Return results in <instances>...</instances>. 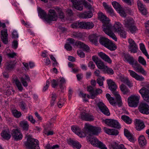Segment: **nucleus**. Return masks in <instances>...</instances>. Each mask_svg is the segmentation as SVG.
<instances>
[{
    "mask_svg": "<svg viewBox=\"0 0 149 149\" xmlns=\"http://www.w3.org/2000/svg\"><path fill=\"white\" fill-rule=\"evenodd\" d=\"M98 18L103 24V30L104 33L115 41H117V38L112 31V26L110 22L109 19L100 12L98 13Z\"/></svg>",
    "mask_w": 149,
    "mask_h": 149,
    "instance_id": "nucleus-1",
    "label": "nucleus"
},
{
    "mask_svg": "<svg viewBox=\"0 0 149 149\" xmlns=\"http://www.w3.org/2000/svg\"><path fill=\"white\" fill-rule=\"evenodd\" d=\"M37 10L39 17L45 20L47 23H49L52 21L57 20L58 17L54 10L50 9L49 11L48 15L44 10L40 7L38 8Z\"/></svg>",
    "mask_w": 149,
    "mask_h": 149,
    "instance_id": "nucleus-2",
    "label": "nucleus"
},
{
    "mask_svg": "<svg viewBox=\"0 0 149 149\" xmlns=\"http://www.w3.org/2000/svg\"><path fill=\"white\" fill-rule=\"evenodd\" d=\"M124 27L129 31L132 33H135L138 29L134 20L131 18H129L123 22Z\"/></svg>",
    "mask_w": 149,
    "mask_h": 149,
    "instance_id": "nucleus-3",
    "label": "nucleus"
},
{
    "mask_svg": "<svg viewBox=\"0 0 149 149\" xmlns=\"http://www.w3.org/2000/svg\"><path fill=\"white\" fill-rule=\"evenodd\" d=\"M141 84L143 87L139 90V93L144 100L149 103V83L142 82Z\"/></svg>",
    "mask_w": 149,
    "mask_h": 149,
    "instance_id": "nucleus-4",
    "label": "nucleus"
},
{
    "mask_svg": "<svg viewBox=\"0 0 149 149\" xmlns=\"http://www.w3.org/2000/svg\"><path fill=\"white\" fill-rule=\"evenodd\" d=\"M86 136L88 137V140L93 146L97 147L101 149H107L103 143L99 141L93 135H87Z\"/></svg>",
    "mask_w": 149,
    "mask_h": 149,
    "instance_id": "nucleus-5",
    "label": "nucleus"
},
{
    "mask_svg": "<svg viewBox=\"0 0 149 149\" xmlns=\"http://www.w3.org/2000/svg\"><path fill=\"white\" fill-rule=\"evenodd\" d=\"M101 132V128L93 126L88 124H86V132L87 135H98Z\"/></svg>",
    "mask_w": 149,
    "mask_h": 149,
    "instance_id": "nucleus-6",
    "label": "nucleus"
},
{
    "mask_svg": "<svg viewBox=\"0 0 149 149\" xmlns=\"http://www.w3.org/2000/svg\"><path fill=\"white\" fill-rule=\"evenodd\" d=\"M27 149H40L39 141L38 140L32 138H29L25 143Z\"/></svg>",
    "mask_w": 149,
    "mask_h": 149,
    "instance_id": "nucleus-7",
    "label": "nucleus"
},
{
    "mask_svg": "<svg viewBox=\"0 0 149 149\" xmlns=\"http://www.w3.org/2000/svg\"><path fill=\"white\" fill-rule=\"evenodd\" d=\"M140 96L135 95H131L127 98V102L129 106L132 107H136L139 102Z\"/></svg>",
    "mask_w": 149,
    "mask_h": 149,
    "instance_id": "nucleus-8",
    "label": "nucleus"
},
{
    "mask_svg": "<svg viewBox=\"0 0 149 149\" xmlns=\"http://www.w3.org/2000/svg\"><path fill=\"white\" fill-rule=\"evenodd\" d=\"M92 59L99 69L103 70L107 66L105 65L104 62L97 56L95 55L93 56L92 57Z\"/></svg>",
    "mask_w": 149,
    "mask_h": 149,
    "instance_id": "nucleus-9",
    "label": "nucleus"
},
{
    "mask_svg": "<svg viewBox=\"0 0 149 149\" xmlns=\"http://www.w3.org/2000/svg\"><path fill=\"white\" fill-rule=\"evenodd\" d=\"M97 105L101 111L104 114L108 116L110 115L108 108L103 102H100L97 103Z\"/></svg>",
    "mask_w": 149,
    "mask_h": 149,
    "instance_id": "nucleus-10",
    "label": "nucleus"
},
{
    "mask_svg": "<svg viewBox=\"0 0 149 149\" xmlns=\"http://www.w3.org/2000/svg\"><path fill=\"white\" fill-rule=\"evenodd\" d=\"M85 130L84 131L81 132L80 129L76 126H72L71 127L72 131L80 137H84L86 136V126L85 127Z\"/></svg>",
    "mask_w": 149,
    "mask_h": 149,
    "instance_id": "nucleus-11",
    "label": "nucleus"
},
{
    "mask_svg": "<svg viewBox=\"0 0 149 149\" xmlns=\"http://www.w3.org/2000/svg\"><path fill=\"white\" fill-rule=\"evenodd\" d=\"M105 123L111 127L118 129L120 128V125L116 120L111 119H106L105 121Z\"/></svg>",
    "mask_w": 149,
    "mask_h": 149,
    "instance_id": "nucleus-12",
    "label": "nucleus"
},
{
    "mask_svg": "<svg viewBox=\"0 0 149 149\" xmlns=\"http://www.w3.org/2000/svg\"><path fill=\"white\" fill-rule=\"evenodd\" d=\"M131 65H132V67L134 68V70L137 72H141L143 75L146 74L147 73L146 71L137 61H134V63H132Z\"/></svg>",
    "mask_w": 149,
    "mask_h": 149,
    "instance_id": "nucleus-13",
    "label": "nucleus"
},
{
    "mask_svg": "<svg viewBox=\"0 0 149 149\" xmlns=\"http://www.w3.org/2000/svg\"><path fill=\"white\" fill-rule=\"evenodd\" d=\"M12 134L14 140L16 141L20 140L23 138L22 133L17 129L13 130Z\"/></svg>",
    "mask_w": 149,
    "mask_h": 149,
    "instance_id": "nucleus-14",
    "label": "nucleus"
},
{
    "mask_svg": "<svg viewBox=\"0 0 149 149\" xmlns=\"http://www.w3.org/2000/svg\"><path fill=\"white\" fill-rule=\"evenodd\" d=\"M79 117L82 120L86 121H91L94 120V117L93 116L84 112L80 113Z\"/></svg>",
    "mask_w": 149,
    "mask_h": 149,
    "instance_id": "nucleus-15",
    "label": "nucleus"
},
{
    "mask_svg": "<svg viewBox=\"0 0 149 149\" xmlns=\"http://www.w3.org/2000/svg\"><path fill=\"white\" fill-rule=\"evenodd\" d=\"M67 141L68 143L74 148L80 149L81 148V145L77 141L70 138L67 140Z\"/></svg>",
    "mask_w": 149,
    "mask_h": 149,
    "instance_id": "nucleus-16",
    "label": "nucleus"
},
{
    "mask_svg": "<svg viewBox=\"0 0 149 149\" xmlns=\"http://www.w3.org/2000/svg\"><path fill=\"white\" fill-rule=\"evenodd\" d=\"M139 111L142 113L149 114V106L146 103H141L139 106Z\"/></svg>",
    "mask_w": 149,
    "mask_h": 149,
    "instance_id": "nucleus-17",
    "label": "nucleus"
},
{
    "mask_svg": "<svg viewBox=\"0 0 149 149\" xmlns=\"http://www.w3.org/2000/svg\"><path fill=\"white\" fill-rule=\"evenodd\" d=\"M129 43L128 47L131 52L134 53L137 52L138 47L134 40L132 38H129L128 40Z\"/></svg>",
    "mask_w": 149,
    "mask_h": 149,
    "instance_id": "nucleus-18",
    "label": "nucleus"
},
{
    "mask_svg": "<svg viewBox=\"0 0 149 149\" xmlns=\"http://www.w3.org/2000/svg\"><path fill=\"white\" fill-rule=\"evenodd\" d=\"M107 82L109 86V88L112 91L114 95L115 93L118 92L116 90L117 88V86L115 82L112 80L107 79Z\"/></svg>",
    "mask_w": 149,
    "mask_h": 149,
    "instance_id": "nucleus-19",
    "label": "nucleus"
},
{
    "mask_svg": "<svg viewBox=\"0 0 149 149\" xmlns=\"http://www.w3.org/2000/svg\"><path fill=\"white\" fill-rule=\"evenodd\" d=\"M72 3V7L76 9L81 11L83 9V5L79 0H69Z\"/></svg>",
    "mask_w": 149,
    "mask_h": 149,
    "instance_id": "nucleus-20",
    "label": "nucleus"
},
{
    "mask_svg": "<svg viewBox=\"0 0 149 149\" xmlns=\"http://www.w3.org/2000/svg\"><path fill=\"white\" fill-rule=\"evenodd\" d=\"M1 135L3 139L6 140H9L11 137V134L10 130L7 128L3 130Z\"/></svg>",
    "mask_w": 149,
    "mask_h": 149,
    "instance_id": "nucleus-21",
    "label": "nucleus"
},
{
    "mask_svg": "<svg viewBox=\"0 0 149 149\" xmlns=\"http://www.w3.org/2000/svg\"><path fill=\"white\" fill-rule=\"evenodd\" d=\"M123 57L124 61L128 63L131 65L134 63L135 60L134 58L128 54L124 53Z\"/></svg>",
    "mask_w": 149,
    "mask_h": 149,
    "instance_id": "nucleus-22",
    "label": "nucleus"
},
{
    "mask_svg": "<svg viewBox=\"0 0 149 149\" xmlns=\"http://www.w3.org/2000/svg\"><path fill=\"white\" fill-rule=\"evenodd\" d=\"M128 72L130 76L136 80L140 81H143L144 80V78L143 77L138 75L134 71L129 70H128Z\"/></svg>",
    "mask_w": 149,
    "mask_h": 149,
    "instance_id": "nucleus-23",
    "label": "nucleus"
},
{
    "mask_svg": "<svg viewBox=\"0 0 149 149\" xmlns=\"http://www.w3.org/2000/svg\"><path fill=\"white\" fill-rule=\"evenodd\" d=\"M136 128L138 131H140L143 129L145 125L143 122L141 120L136 119L135 120Z\"/></svg>",
    "mask_w": 149,
    "mask_h": 149,
    "instance_id": "nucleus-24",
    "label": "nucleus"
},
{
    "mask_svg": "<svg viewBox=\"0 0 149 149\" xmlns=\"http://www.w3.org/2000/svg\"><path fill=\"white\" fill-rule=\"evenodd\" d=\"M1 39L3 43L5 44L8 43V34L6 29H4L1 31Z\"/></svg>",
    "mask_w": 149,
    "mask_h": 149,
    "instance_id": "nucleus-25",
    "label": "nucleus"
},
{
    "mask_svg": "<svg viewBox=\"0 0 149 149\" xmlns=\"http://www.w3.org/2000/svg\"><path fill=\"white\" fill-rule=\"evenodd\" d=\"M104 130L106 134L110 135L117 136L119 133L118 130L115 129H111L107 127H104Z\"/></svg>",
    "mask_w": 149,
    "mask_h": 149,
    "instance_id": "nucleus-26",
    "label": "nucleus"
},
{
    "mask_svg": "<svg viewBox=\"0 0 149 149\" xmlns=\"http://www.w3.org/2000/svg\"><path fill=\"white\" fill-rule=\"evenodd\" d=\"M103 6L107 12L111 16H113L115 15L113 9L112 8L111 6L107 5L105 2L103 3Z\"/></svg>",
    "mask_w": 149,
    "mask_h": 149,
    "instance_id": "nucleus-27",
    "label": "nucleus"
},
{
    "mask_svg": "<svg viewBox=\"0 0 149 149\" xmlns=\"http://www.w3.org/2000/svg\"><path fill=\"white\" fill-rule=\"evenodd\" d=\"M79 16L80 18L83 19L90 18L93 16V14L91 11H89L80 13L79 14Z\"/></svg>",
    "mask_w": 149,
    "mask_h": 149,
    "instance_id": "nucleus-28",
    "label": "nucleus"
},
{
    "mask_svg": "<svg viewBox=\"0 0 149 149\" xmlns=\"http://www.w3.org/2000/svg\"><path fill=\"white\" fill-rule=\"evenodd\" d=\"M124 134L125 136L127 137V139L130 142L134 143L136 140L132 134H131L126 129H124Z\"/></svg>",
    "mask_w": 149,
    "mask_h": 149,
    "instance_id": "nucleus-29",
    "label": "nucleus"
},
{
    "mask_svg": "<svg viewBox=\"0 0 149 149\" xmlns=\"http://www.w3.org/2000/svg\"><path fill=\"white\" fill-rule=\"evenodd\" d=\"M98 54L99 57L106 62L109 63L112 62V60L111 58L105 53L100 52L98 53Z\"/></svg>",
    "mask_w": 149,
    "mask_h": 149,
    "instance_id": "nucleus-30",
    "label": "nucleus"
},
{
    "mask_svg": "<svg viewBox=\"0 0 149 149\" xmlns=\"http://www.w3.org/2000/svg\"><path fill=\"white\" fill-rule=\"evenodd\" d=\"M137 4L139 10L142 14L146 15L147 14V10L145 7V6L139 1H138Z\"/></svg>",
    "mask_w": 149,
    "mask_h": 149,
    "instance_id": "nucleus-31",
    "label": "nucleus"
},
{
    "mask_svg": "<svg viewBox=\"0 0 149 149\" xmlns=\"http://www.w3.org/2000/svg\"><path fill=\"white\" fill-rule=\"evenodd\" d=\"M75 45L79 47L82 48L87 52H89L90 50L89 47L87 45L80 41L76 42Z\"/></svg>",
    "mask_w": 149,
    "mask_h": 149,
    "instance_id": "nucleus-32",
    "label": "nucleus"
},
{
    "mask_svg": "<svg viewBox=\"0 0 149 149\" xmlns=\"http://www.w3.org/2000/svg\"><path fill=\"white\" fill-rule=\"evenodd\" d=\"M82 29H90L94 26V24L91 22H82Z\"/></svg>",
    "mask_w": 149,
    "mask_h": 149,
    "instance_id": "nucleus-33",
    "label": "nucleus"
},
{
    "mask_svg": "<svg viewBox=\"0 0 149 149\" xmlns=\"http://www.w3.org/2000/svg\"><path fill=\"white\" fill-rule=\"evenodd\" d=\"M19 125L24 130L26 131L29 129V125L27 121L23 120L20 121L19 123Z\"/></svg>",
    "mask_w": 149,
    "mask_h": 149,
    "instance_id": "nucleus-34",
    "label": "nucleus"
},
{
    "mask_svg": "<svg viewBox=\"0 0 149 149\" xmlns=\"http://www.w3.org/2000/svg\"><path fill=\"white\" fill-rule=\"evenodd\" d=\"M21 81L23 86L24 87H27L28 86L27 82L30 81V79L29 76L25 75L21 78Z\"/></svg>",
    "mask_w": 149,
    "mask_h": 149,
    "instance_id": "nucleus-35",
    "label": "nucleus"
},
{
    "mask_svg": "<svg viewBox=\"0 0 149 149\" xmlns=\"http://www.w3.org/2000/svg\"><path fill=\"white\" fill-rule=\"evenodd\" d=\"M110 41L108 38L104 37L100 38L99 39L100 43L105 47L107 46Z\"/></svg>",
    "mask_w": 149,
    "mask_h": 149,
    "instance_id": "nucleus-36",
    "label": "nucleus"
},
{
    "mask_svg": "<svg viewBox=\"0 0 149 149\" xmlns=\"http://www.w3.org/2000/svg\"><path fill=\"white\" fill-rule=\"evenodd\" d=\"M114 96L116 97L117 101L116 102L118 107H120L122 104V102L121 100V97L118 92H116L114 93Z\"/></svg>",
    "mask_w": 149,
    "mask_h": 149,
    "instance_id": "nucleus-37",
    "label": "nucleus"
},
{
    "mask_svg": "<svg viewBox=\"0 0 149 149\" xmlns=\"http://www.w3.org/2000/svg\"><path fill=\"white\" fill-rule=\"evenodd\" d=\"M122 25L120 22H116L113 25L114 29L115 31L118 33L123 30Z\"/></svg>",
    "mask_w": 149,
    "mask_h": 149,
    "instance_id": "nucleus-38",
    "label": "nucleus"
},
{
    "mask_svg": "<svg viewBox=\"0 0 149 149\" xmlns=\"http://www.w3.org/2000/svg\"><path fill=\"white\" fill-rule=\"evenodd\" d=\"M120 144L118 145L115 142H113L109 144V145L110 149H120Z\"/></svg>",
    "mask_w": 149,
    "mask_h": 149,
    "instance_id": "nucleus-39",
    "label": "nucleus"
},
{
    "mask_svg": "<svg viewBox=\"0 0 149 149\" xmlns=\"http://www.w3.org/2000/svg\"><path fill=\"white\" fill-rule=\"evenodd\" d=\"M120 88L121 91L124 94H127L130 93L129 89L124 85L121 84L120 86Z\"/></svg>",
    "mask_w": 149,
    "mask_h": 149,
    "instance_id": "nucleus-40",
    "label": "nucleus"
},
{
    "mask_svg": "<svg viewBox=\"0 0 149 149\" xmlns=\"http://www.w3.org/2000/svg\"><path fill=\"white\" fill-rule=\"evenodd\" d=\"M121 118L127 124H130L132 122V119L129 116L126 115H123Z\"/></svg>",
    "mask_w": 149,
    "mask_h": 149,
    "instance_id": "nucleus-41",
    "label": "nucleus"
},
{
    "mask_svg": "<svg viewBox=\"0 0 149 149\" xmlns=\"http://www.w3.org/2000/svg\"><path fill=\"white\" fill-rule=\"evenodd\" d=\"M139 144L142 146H145L147 143L146 140L143 136H139Z\"/></svg>",
    "mask_w": 149,
    "mask_h": 149,
    "instance_id": "nucleus-42",
    "label": "nucleus"
},
{
    "mask_svg": "<svg viewBox=\"0 0 149 149\" xmlns=\"http://www.w3.org/2000/svg\"><path fill=\"white\" fill-rule=\"evenodd\" d=\"M140 48L143 53L147 57V58L149 59V56L143 44L141 43L140 44Z\"/></svg>",
    "mask_w": 149,
    "mask_h": 149,
    "instance_id": "nucleus-43",
    "label": "nucleus"
},
{
    "mask_svg": "<svg viewBox=\"0 0 149 149\" xmlns=\"http://www.w3.org/2000/svg\"><path fill=\"white\" fill-rule=\"evenodd\" d=\"M106 47L111 51L114 50L117 48L116 45L111 41H110L108 44L107 45V46Z\"/></svg>",
    "mask_w": 149,
    "mask_h": 149,
    "instance_id": "nucleus-44",
    "label": "nucleus"
},
{
    "mask_svg": "<svg viewBox=\"0 0 149 149\" xmlns=\"http://www.w3.org/2000/svg\"><path fill=\"white\" fill-rule=\"evenodd\" d=\"M87 91L89 92L91 95V99L95 98V94H94V90L93 88L91 86H88L87 87Z\"/></svg>",
    "mask_w": 149,
    "mask_h": 149,
    "instance_id": "nucleus-45",
    "label": "nucleus"
},
{
    "mask_svg": "<svg viewBox=\"0 0 149 149\" xmlns=\"http://www.w3.org/2000/svg\"><path fill=\"white\" fill-rule=\"evenodd\" d=\"M82 22H80L74 23L72 24L71 26L73 28L82 29V25L81 24Z\"/></svg>",
    "mask_w": 149,
    "mask_h": 149,
    "instance_id": "nucleus-46",
    "label": "nucleus"
},
{
    "mask_svg": "<svg viewBox=\"0 0 149 149\" xmlns=\"http://www.w3.org/2000/svg\"><path fill=\"white\" fill-rule=\"evenodd\" d=\"M11 112L13 115L16 118H19L21 116V112L16 109H12Z\"/></svg>",
    "mask_w": 149,
    "mask_h": 149,
    "instance_id": "nucleus-47",
    "label": "nucleus"
},
{
    "mask_svg": "<svg viewBox=\"0 0 149 149\" xmlns=\"http://www.w3.org/2000/svg\"><path fill=\"white\" fill-rule=\"evenodd\" d=\"M103 71L105 73L109 75H112L114 73L113 70L111 68L108 67L107 66Z\"/></svg>",
    "mask_w": 149,
    "mask_h": 149,
    "instance_id": "nucleus-48",
    "label": "nucleus"
},
{
    "mask_svg": "<svg viewBox=\"0 0 149 149\" xmlns=\"http://www.w3.org/2000/svg\"><path fill=\"white\" fill-rule=\"evenodd\" d=\"M14 81L18 89L20 91H22L23 89V87L22 86L21 82L17 79H15L14 80Z\"/></svg>",
    "mask_w": 149,
    "mask_h": 149,
    "instance_id": "nucleus-49",
    "label": "nucleus"
},
{
    "mask_svg": "<svg viewBox=\"0 0 149 149\" xmlns=\"http://www.w3.org/2000/svg\"><path fill=\"white\" fill-rule=\"evenodd\" d=\"M57 80L60 88L62 89L63 88V85L65 83V79L64 78L62 77L60 78V79H59Z\"/></svg>",
    "mask_w": 149,
    "mask_h": 149,
    "instance_id": "nucleus-50",
    "label": "nucleus"
},
{
    "mask_svg": "<svg viewBox=\"0 0 149 149\" xmlns=\"http://www.w3.org/2000/svg\"><path fill=\"white\" fill-rule=\"evenodd\" d=\"M59 147V146L56 144L52 146L49 143L47 144L45 146V149H56Z\"/></svg>",
    "mask_w": 149,
    "mask_h": 149,
    "instance_id": "nucleus-51",
    "label": "nucleus"
},
{
    "mask_svg": "<svg viewBox=\"0 0 149 149\" xmlns=\"http://www.w3.org/2000/svg\"><path fill=\"white\" fill-rule=\"evenodd\" d=\"M56 10L58 14L59 17L61 19L63 18L64 17V15L62 9L60 8H57Z\"/></svg>",
    "mask_w": 149,
    "mask_h": 149,
    "instance_id": "nucleus-52",
    "label": "nucleus"
},
{
    "mask_svg": "<svg viewBox=\"0 0 149 149\" xmlns=\"http://www.w3.org/2000/svg\"><path fill=\"white\" fill-rule=\"evenodd\" d=\"M138 61L139 62L141 65L144 66H146V61L143 57L141 56H139L138 58Z\"/></svg>",
    "mask_w": 149,
    "mask_h": 149,
    "instance_id": "nucleus-53",
    "label": "nucleus"
},
{
    "mask_svg": "<svg viewBox=\"0 0 149 149\" xmlns=\"http://www.w3.org/2000/svg\"><path fill=\"white\" fill-rule=\"evenodd\" d=\"M83 5L85 8H88L90 10H93V8L92 7V5L90 4L89 3L86 1H83Z\"/></svg>",
    "mask_w": 149,
    "mask_h": 149,
    "instance_id": "nucleus-54",
    "label": "nucleus"
},
{
    "mask_svg": "<svg viewBox=\"0 0 149 149\" xmlns=\"http://www.w3.org/2000/svg\"><path fill=\"white\" fill-rule=\"evenodd\" d=\"M15 65V63L13 62H10L8 63L6 65V68L8 70L13 69Z\"/></svg>",
    "mask_w": 149,
    "mask_h": 149,
    "instance_id": "nucleus-55",
    "label": "nucleus"
},
{
    "mask_svg": "<svg viewBox=\"0 0 149 149\" xmlns=\"http://www.w3.org/2000/svg\"><path fill=\"white\" fill-rule=\"evenodd\" d=\"M7 55L8 58H15L16 57H18L17 54L14 52L8 53Z\"/></svg>",
    "mask_w": 149,
    "mask_h": 149,
    "instance_id": "nucleus-56",
    "label": "nucleus"
},
{
    "mask_svg": "<svg viewBox=\"0 0 149 149\" xmlns=\"http://www.w3.org/2000/svg\"><path fill=\"white\" fill-rule=\"evenodd\" d=\"M113 7L116 9L119 10L121 8V6L118 3L114 1L112 3Z\"/></svg>",
    "mask_w": 149,
    "mask_h": 149,
    "instance_id": "nucleus-57",
    "label": "nucleus"
},
{
    "mask_svg": "<svg viewBox=\"0 0 149 149\" xmlns=\"http://www.w3.org/2000/svg\"><path fill=\"white\" fill-rule=\"evenodd\" d=\"M81 36V34L79 32H74L72 34V37L74 38H80Z\"/></svg>",
    "mask_w": 149,
    "mask_h": 149,
    "instance_id": "nucleus-58",
    "label": "nucleus"
},
{
    "mask_svg": "<svg viewBox=\"0 0 149 149\" xmlns=\"http://www.w3.org/2000/svg\"><path fill=\"white\" fill-rule=\"evenodd\" d=\"M19 105L20 107L23 111H24L26 109V104L23 101L20 102L19 104Z\"/></svg>",
    "mask_w": 149,
    "mask_h": 149,
    "instance_id": "nucleus-59",
    "label": "nucleus"
},
{
    "mask_svg": "<svg viewBox=\"0 0 149 149\" xmlns=\"http://www.w3.org/2000/svg\"><path fill=\"white\" fill-rule=\"evenodd\" d=\"M26 118H27L28 120L33 124H34L36 122L33 117L31 115H29L28 116L26 117Z\"/></svg>",
    "mask_w": 149,
    "mask_h": 149,
    "instance_id": "nucleus-60",
    "label": "nucleus"
},
{
    "mask_svg": "<svg viewBox=\"0 0 149 149\" xmlns=\"http://www.w3.org/2000/svg\"><path fill=\"white\" fill-rule=\"evenodd\" d=\"M118 33L120 35V36L124 38H126V32L123 29L118 32Z\"/></svg>",
    "mask_w": 149,
    "mask_h": 149,
    "instance_id": "nucleus-61",
    "label": "nucleus"
},
{
    "mask_svg": "<svg viewBox=\"0 0 149 149\" xmlns=\"http://www.w3.org/2000/svg\"><path fill=\"white\" fill-rule=\"evenodd\" d=\"M51 85L53 88H55L58 84V80H56L55 79H53L51 82Z\"/></svg>",
    "mask_w": 149,
    "mask_h": 149,
    "instance_id": "nucleus-62",
    "label": "nucleus"
},
{
    "mask_svg": "<svg viewBox=\"0 0 149 149\" xmlns=\"http://www.w3.org/2000/svg\"><path fill=\"white\" fill-rule=\"evenodd\" d=\"M110 104L113 105L115 106L116 105V102L115 101L113 97H111L108 100Z\"/></svg>",
    "mask_w": 149,
    "mask_h": 149,
    "instance_id": "nucleus-63",
    "label": "nucleus"
},
{
    "mask_svg": "<svg viewBox=\"0 0 149 149\" xmlns=\"http://www.w3.org/2000/svg\"><path fill=\"white\" fill-rule=\"evenodd\" d=\"M88 66L91 69H94L95 67V65L92 61L89 62L88 64Z\"/></svg>",
    "mask_w": 149,
    "mask_h": 149,
    "instance_id": "nucleus-64",
    "label": "nucleus"
}]
</instances>
